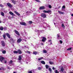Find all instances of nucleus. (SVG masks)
<instances>
[{
    "mask_svg": "<svg viewBox=\"0 0 73 73\" xmlns=\"http://www.w3.org/2000/svg\"><path fill=\"white\" fill-rule=\"evenodd\" d=\"M5 59V58L4 57L2 56H0V61L1 62H2L3 63H4V60Z\"/></svg>",
    "mask_w": 73,
    "mask_h": 73,
    "instance_id": "obj_1",
    "label": "nucleus"
},
{
    "mask_svg": "<svg viewBox=\"0 0 73 73\" xmlns=\"http://www.w3.org/2000/svg\"><path fill=\"white\" fill-rule=\"evenodd\" d=\"M44 13H52V11L50 10H48V11H46V10H44L43 11Z\"/></svg>",
    "mask_w": 73,
    "mask_h": 73,
    "instance_id": "obj_2",
    "label": "nucleus"
},
{
    "mask_svg": "<svg viewBox=\"0 0 73 73\" xmlns=\"http://www.w3.org/2000/svg\"><path fill=\"white\" fill-rule=\"evenodd\" d=\"M41 16L42 17H43V18H45L46 17V14L45 13H42L41 14Z\"/></svg>",
    "mask_w": 73,
    "mask_h": 73,
    "instance_id": "obj_3",
    "label": "nucleus"
},
{
    "mask_svg": "<svg viewBox=\"0 0 73 73\" xmlns=\"http://www.w3.org/2000/svg\"><path fill=\"white\" fill-rule=\"evenodd\" d=\"M7 4L8 7H9L10 8H12V7H13V6H12V5L9 3H7Z\"/></svg>",
    "mask_w": 73,
    "mask_h": 73,
    "instance_id": "obj_4",
    "label": "nucleus"
},
{
    "mask_svg": "<svg viewBox=\"0 0 73 73\" xmlns=\"http://www.w3.org/2000/svg\"><path fill=\"white\" fill-rule=\"evenodd\" d=\"M20 24L21 25H25L26 26L27 25V23H25V22H20Z\"/></svg>",
    "mask_w": 73,
    "mask_h": 73,
    "instance_id": "obj_5",
    "label": "nucleus"
},
{
    "mask_svg": "<svg viewBox=\"0 0 73 73\" xmlns=\"http://www.w3.org/2000/svg\"><path fill=\"white\" fill-rule=\"evenodd\" d=\"M46 40V38L45 37H43L42 40V42H45V41Z\"/></svg>",
    "mask_w": 73,
    "mask_h": 73,
    "instance_id": "obj_6",
    "label": "nucleus"
},
{
    "mask_svg": "<svg viewBox=\"0 0 73 73\" xmlns=\"http://www.w3.org/2000/svg\"><path fill=\"white\" fill-rule=\"evenodd\" d=\"M64 68L63 67H62L60 68V72H62V73H63L64 72Z\"/></svg>",
    "mask_w": 73,
    "mask_h": 73,
    "instance_id": "obj_7",
    "label": "nucleus"
},
{
    "mask_svg": "<svg viewBox=\"0 0 73 73\" xmlns=\"http://www.w3.org/2000/svg\"><path fill=\"white\" fill-rule=\"evenodd\" d=\"M22 40V39H21V38H20L18 39H17V42L18 43H20V42Z\"/></svg>",
    "mask_w": 73,
    "mask_h": 73,
    "instance_id": "obj_8",
    "label": "nucleus"
},
{
    "mask_svg": "<svg viewBox=\"0 0 73 73\" xmlns=\"http://www.w3.org/2000/svg\"><path fill=\"white\" fill-rule=\"evenodd\" d=\"M1 43L2 44V46H5V42H4V41H1Z\"/></svg>",
    "mask_w": 73,
    "mask_h": 73,
    "instance_id": "obj_9",
    "label": "nucleus"
},
{
    "mask_svg": "<svg viewBox=\"0 0 73 73\" xmlns=\"http://www.w3.org/2000/svg\"><path fill=\"white\" fill-rule=\"evenodd\" d=\"M6 35L7 36L8 38H11V36H10V35L9 34V33H6Z\"/></svg>",
    "mask_w": 73,
    "mask_h": 73,
    "instance_id": "obj_10",
    "label": "nucleus"
},
{
    "mask_svg": "<svg viewBox=\"0 0 73 73\" xmlns=\"http://www.w3.org/2000/svg\"><path fill=\"white\" fill-rule=\"evenodd\" d=\"M18 51V53L19 54H22V52L21 50L19 49L17 50Z\"/></svg>",
    "mask_w": 73,
    "mask_h": 73,
    "instance_id": "obj_11",
    "label": "nucleus"
},
{
    "mask_svg": "<svg viewBox=\"0 0 73 73\" xmlns=\"http://www.w3.org/2000/svg\"><path fill=\"white\" fill-rule=\"evenodd\" d=\"M45 8V7L44 6H41L40 7H39L40 9H41V10L44 9Z\"/></svg>",
    "mask_w": 73,
    "mask_h": 73,
    "instance_id": "obj_12",
    "label": "nucleus"
},
{
    "mask_svg": "<svg viewBox=\"0 0 73 73\" xmlns=\"http://www.w3.org/2000/svg\"><path fill=\"white\" fill-rule=\"evenodd\" d=\"M18 59L19 61H21V59H22V58H21V56L19 55Z\"/></svg>",
    "mask_w": 73,
    "mask_h": 73,
    "instance_id": "obj_13",
    "label": "nucleus"
},
{
    "mask_svg": "<svg viewBox=\"0 0 73 73\" xmlns=\"http://www.w3.org/2000/svg\"><path fill=\"white\" fill-rule=\"evenodd\" d=\"M15 32L16 34H17L18 36H20V34L16 30H15Z\"/></svg>",
    "mask_w": 73,
    "mask_h": 73,
    "instance_id": "obj_14",
    "label": "nucleus"
},
{
    "mask_svg": "<svg viewBox=\"0 0 73 73\" xmlns=\"http://www.w3.org/2000/svg\"><path fill=\"white\" fill-rule=\"evenodd\" d=\"M12 3H13L14 4H16V1H15V0H11Z\"/></svg>",
    "mask_w": 73,
    "mask_h": 73,
    "instance_id": "obj_15",
    "label": "nucleus"
},
{
    "mask_svg": "<svg viewBox=\"0 0 73 73\" xmlns=\"http://www.w3.org/2000/svg\"><path fill=\"white\" fill-rule=\"evenodd\" d=\"M57 36L58 39H60L61 37H60V34H57Z\"/></svg>",
    "mask_w": 73,
    "mask_h": 73,
    "instance_id": "obj_16",
    "label": "nucleus"
},
{
    "mask_svg": "<svg viewBox=\"0 0 73 73\" xmlns=\"http://www.w3.org/2000/svg\"><path fill=\"white\" fill-rule=\"evenodd\" d=\"M14 12H15V13H16V14L17 15H18V16H20V14L18 12H17V11H15Z\"/></svg>",
    "mask_w": 73,
    "mask_h": 73,
    "instance_id": "obj_17",
    "label": "nucleus"
},
{
    "mask_svg": "<svg viewBox=\"0 0 73 73\" xmlns=\"http://www.w3.org/2000/svg\"><path fill=\"white\" fill-rule=\"evenodd\" d=\"M40 62L41 64H43L44 65L45 64V62L43 60L41 61Z\"/></svg>",
    "mask_w": 73,
    "mask_h": 73,
    "instance_id": "obj_18",
    "label": "nucleus"
},
{
    "mask_svg": "<svg viewBox=\"0 0 73 73\" xmlns=\"http://www.w3.org/2000/svg\"><path fill=\"white\" fill-rule=\"evenodd\" d=\"M9 14H10V15H12V16H14V14H13V13H12V12L11 11L9 12Z\"/></svg>",
    "mask_w": 73,
    "mask_h": 73,
    "instance_id": "obj_19",
    "label": "nucleus"
},
{
    "mask_svg": "<svg viewBox=\"0 0 73 73\" xmlns=\"http://www.w3.org/2000/svg\"><path fill=\"white\" fill-rule=\"evenodd\" d=\"M58 12L59 13H60V14H64V12H62L60 11H58Z\"/></svg>",
    "mask_w": 73,
    "mask_h": 73,
    "instance_id": "obj_20",
    "label": "nucleus"
},
{
    "mask_svg": "<svg viewBox=\"0 0 73 73\" xmlns=\"http://www.w3.org/2000/svg\"><path fill=\"white\" fill-rule=\"evenodd\" d=\"M13 53L15 54H17V53H18V51H17L15 50L13 51Z\"/></svg>",
    "mask_w": 73,
    "mask_h": 73,
    "instance_id": "obj_21",
    "label": "nucleus"
},
{
    "mask_svg": "<svg viewBox=\"0 0 73 73\" xmlns=\"http://www.w3.org/2000/svg\"><path fill=\"white\" fill-rule=\"evenodd\" d=\"M33 53L34 54H35V55H36V54H37V52L36 51H34L33 52Z\"/></svg>",
    "mask_w": 73,
    "mask_h": 73,
    "instance_id": "obj_22",
    "label": "nucleus"
},
{
    "mask_svg": "<svg viewBox=\"0 0 73 73\" xmlns=\"http://www.w3.org/2000/svg\"><path fill=\"white\" fill-rule=\"evenodd\" d=\"M42 59H43V57H42L40 58H38V60H39L40 61V60H42Z\"/></svg>",
    "mask_w": 73,
    "mask_h": 73,
    "instance_id": "obj_23",
    "label": "nucleus"
},
{
    "mask_svg": "<svg viewBox=\"0 0 73 73\" xmlns=\"http://www.w3.org/2000/svg\"><path fill=\"white\" fill-rule=\"evenodd\" d=\"M5 37H6V36L4 34L3 35V37L4 40L6 39L5 38Z\"/></svg>",
    "mask_w": 73,
    "mask_h": 73,
    "instance_id": "obj_24",
    "label": "nucleus"
},
{
    "mask_svg": "<svg viewBox=\"0 0 73 73\" xmlns=\"http://www.w3.org/2000/svg\"><path fill=\"white\" fill-rule=\"evenodd\" d=\"M43 53H47V51L45 50H43Z\"/></svg>",
    "mask_w": 73,
    "mask_h": 73,
    "instance_id": "obj_25",
    "label": "nucleus"
},
{
    "mask_svg": "<svg viewBox=\"0 0 73 73\" xmlns=\"http://www.w3.org/2000/svg\"><path fill=\"white\" fill-rule=\"evenodd\" d=\"M72 49V47L68 48V49H67V50H70L71 49Z\"/></svg>",
    "mask_w": 73,
    "mask_h": 73,
    "instance_id": "obj_26",
    "label": "nucleus"
},
{
    "mask_svg": "<svg viewBox=\"0 0 73 73\" xmlns=\"http://www.w3.org/2000/svg\"><path fill=\"white\" fill-rule=\"evenodd\" d=\"M46 68V69H48V68H49V66H48V65H46L45 66Z\"/></svg>",
    "mask_w": 73,
    "mask_h": 73,
    "instance_id": "obj_27",
    "label": "nucleus"
},
{
    "mask_svg": "<svg viewBox=\"0 0 73 73\" xmlns=\"http://www.w3.org/2000/svg\"><path fill=\"white\" fill-rule=\"evenodd\" d=\"M11 41H13V39L12 38H11L10 40V42H11Z\"/></svg>",
    "mask_w": 73,
    "mask_h": 73,
    "instance_id": "obj_28",
    "label": "nucleus"
},
{
    "mask_svg": "<svg viewBox=\"0 0 73 73\" xmlns=\"http://www.w3.org/2000/svg\"><path fill=\"white\" fill-rule=\"evenodd\" d=\"M49 64H50L51 65H53L54 64V63H53V62H50Z\"/></svg>",
    "mask_w": 73,
    "mask_h": 73,
    "instance_id": "obj_29",
    "label": "nucleus"
},
{
    "mask_svg": "<svg viewBox=\"0 0 73 73\" xmlns=\"http://www.w3.org/2000/svg\"><path fill=\"white\" fill-rule=\"evenodd\" d=\"M0 29L1 31H3V27H0Z\"/></svg>",
    "mask_w": 73,
    "mask_h": 73,
    "instance_id": "obj_30",
    "label": "nucleus"
},
{
    "mask_svg": "<svg viewBox=\"0 0 73 73\" xmlns=\"http://www.w3.org/2000/svg\"><path fill=\"white\" fill-rule=\"evenodd\" d=\"M55 73H59V71L57 70H56L55 71Z\"/></svg>",
    "mask_w": 73,
    "mask_h": 73,
    "instance_id": "obj_31",
    "label": "nucleus"
},
{
    "mask_svg": "<svg viewBox=\"0 0 73 73\" xmlns=\"http://www.w3.org/2000/svg\"><path fill=\"white\" fill-rule=\"evenodd\" d=\"M1 15H2V16H4V13L3 12H1Z\"/></svg>",
    "mask_w": 73,
    "mask_h": 73,
    "instance_id": "obj_32",
    "label": "nucleus"
},
{
    "mask_svg": "<svg viewBox=\"0 0 73 73\" xmlns=\"http://www.w3.org/2000/svg\"><path fill=\"white\" fill-rule=\"evenodd\" d=\"M25 53H28L29 54H31V52L29 51H27L25 52Z\"/></svg>",
    "mask_w": 73,
    "mask_h": 73,
    "instance_id": "obj_33",
    "label": "nucleus"
},
{
    "mask_svg": "<svg viewBox=\"0 0 73 73\" xmlns=\"http://www.w3.org/2000/svg\"><path fill=\"white\" fill-rule=\"evenodd\" d=\"M4 70V68L3 67H1L0 68V70Z\"/></svg>",
    "mask_w": 73,
    "mask_h": 73,
    "instance_id": "obj_34",
    "label": "nucleus"
},
{
    "mask_svg": "<svg viewBox=\"0 0 73 73\" xmlns=\"http://www.w3.org/2000/svg\"><path fill=\"white\" fill-rule=\"evenodd\" d=\"M2 53H3V54H5V53H6V51L5 50H3L2 52Z\"/></svg>",
    "mask_w": 73,
    "mask_h": 73,
    "instance_id": "obj_35",
    "label": "nucleus"
},
{
    "mask_svg": "<svg viewBox=\"0 0 73 73\" xmlns=\"http://www.w3.org/2000/svg\"><path fill=\"white\" fill-rule=\"evenodd\" d=\"M49 70L50 72V73L52 72V69H51V68H49L48 69Z\"/></svg>",
    "mask_w": 73,
    "mask_h": 73,
    "instance_id": "obj_36",
    "label": "nucleus"
},
{
    "mask_svg": "<svg viewBox=\"0 0 73 73\" xmlns=\"http://www.w3.org/2000/svg\"><path fill=\"white\" fill-rule=\"evenodd\" d=\"M62 27H63V28H65V26H64V24H62Z\"/></svg>",
    "mask_w": 73,
    "mask_h": 73,
    "instance_id": "obj_37",
    "label": "nucleus"
},
{
    "mask_svg": "<svg viewBox=\"0 0 73 73\" xmlns=\"http://www.w3.org/2000/svg\"><path fill=\"white\" fill-rule=\"evenodd\" d=\"M62 8H63L64 9H65V6L63 5L62 6Z\"/></svg>",
    "mask_w": 73,
    "mask_h": 73,
    "instance_id": "obj_38",
    "label": "nucleus"
},
{
    "mask_svg": "<svg viewBox=\"0 0 73 73\" xmlns=\"http://www.w3.org/2000/svg\"><path fill=\"white\" fill-rule=\"evenodd\" d=\"M0 6L1 7H2V8H3V7H4V6H3V5L1 4H0Z\"/></svg>",
    "mask_w": 73,
    "mask_h": 73,
    "instance_id": "obj_39",
    "label": "nucleus"
},
{
    "mask_svg": "<svg viewBox=\"0 0 73 73\" xmlns=\"http://www.w3.org/2000/svg\"><path fill=\"white\" fill-rule=\"evenodd\" d=\"M38 70H41V67H38Z\"/></svg>",
    "mask_w": 73,
    "mask_h": 73,
    "instance_id": "obj_40",
    "label": "nucleus"
},
{
    "mask_svg": "<svg viewBox=\"0 0 73 73\" xmlns=\"http://www.w3.org/2000/svg\"><path fill=\"white\" fill-rule=\"evenodd\" d=\"M13 62L12 60H11L10 62H9V64H12Z\"/></svg>",
    "mask_w": 73,
    "mask_h": 73,
    "instance_id": "obj_41",
    "label": "nucleus"
},
{
    "mask_svg": "<svg viewBox=\"0 0 73 73\" xmlns=\"http://www.w3.org/2000/svg\"><path fill=\"white\" fill-rule=\"evenodd\" d=\"M29 24H32V21H29Z\"/></svg>",
    "mask_w": 73,
    "mask_h": 73,
    "instance_id": "obj_42",
    "label": "nucleus"
},
{
    "mask_svg": "<svg viewBox=\"0 0 73 73\" xmlns=\"http://www.w3.org/2000/svg\"><path fill=\"white\" fill-rule=\"evenodd\" d=\"M4 62L5 64H7V60H5Z\"/></svg>",
    "mask_w": 73,
    "mask_h": 73,
    "instance_id": "obj_43",
    "label": "nucleus"
},
{
    "mask_svg": "<svg viewBox=\"0 0 73 73\" xmlns=\"http://www.w3.org/2000/svg\"><path fill=\"white\" fill-rule=\"evenodd\" d=\"M60 44H62V40H60Z\"/></svg>",
    "mask_w": 73,
    "mask_h": 73,
    "instance_id": "obj_44",
    "label": "nucleus"
},
{
    "mask_svg": "<svg viewBox=\"0 0 73 73\" xmlns=\"http://www.w3.org/2000/svg\"><path fill=\"white\" fill-rule=\"evenodd\" d=\"M29 73H32V72L31 71H29L28 72Z\"/></svg>",
    "mask_w": 73,
    "mask_h": 73,
    "instance_id": "obj_45",
    "label": "nucleus"
},
{
    "mask_svg": "<svg viewBox=\"0 0 73 73\" xmlns=\"http://www.w3.org/2000/svg\"><path fill=\"white\" fill-rule=\"evenodd\" d=\"M49 8H52V6H51V5H49Z\"/></svg>",
    "mask_w": 73,
    "mask_h": 73,
    "instance_id": "obj_46",
    "label": "nucleus"
},
{
    "mask_svg": "<svg viewBox=\"0 0 73 73\" xmlns=\"http://www.w3.org/2000/svg\"><path fill=\"white\" fill-rule=\"evenodd\" d=\"M36 1H37V2H40V1L38 0H35Z\"/></svg>",
    "mask_w": 73,
    "mask_h": 73,
    "instance_id": "obj_47",
    "label": "nucleus"
},
{
    "mask_svg": "<svg viewBox=\"0 0 73 73\" xmlns=\"http://www.w3.org/2000/svg\"><path fill=\"white\" fill-rule=\"evenodd\" d=\"M52 41V40H48V42H51Z\"/></svg>",
    "mask_w": 73,
    "mask_h": 73,
    "instance_id": "obj_48",
    "label": "nucleus"
},
{
    "mask_svg": "<svg viewBox=\"0 0 73 73\" xmlns=\"http://www.w3.org/2000/svg\"><path fill=\"white\" fill-rule=\"evenodd\" d=\"M41 44L42 45H44V43L43 42H41Z\"/></svg>",
    "mask_w": 73,
    "mask_h": 73,
    "instance_id": "obj_49",
    "label": "nucleus"
},
{
    "mask_svg": "<svg viewBox=\"0 0 73 73\" xmlns=\"http://www.w3.org/2000/svg\"><path fill=\"white\" fill-rule=\"evenodd\" d=\"M61 8V6H59V7H58V9H60Z\"/></svg>",
    "mask_w": 73,
    "mask_h": 73,
    "instance_id": "obj_50",
    "label": "nucleus"
},
{
    "mask_svg": "<svg viewBox=\"0 0 73 73\" xmlns=\"http://www.w3.org/2000/svg\"><path fill=\"white\" fill-rule=\"evenodd\" d=\"M52 69H53V70H54L55 69V68H54V67H52Z\"/></svg>",
    "mask_w": 73,
    "mask_h": 73,
    "instance_id": "obj_51",
    "label": "nucleus"
},
{
    "mask_svg": "<svg viewBox=\"0 0 73 73\" xmlns=\"http://www.w3.org/2000/svg\"><path fill=\"white\" fill-rule=\"evenodd\" d=\"M71 16H73V14H72L71 15Z\"/></svg>",
    "mask_w": 73,
    "mask_h": 73,
    "instance_id": "obj_52",
    "label": "nucleus"
},
{
    "mask_svg": "<svg viewBox=\"0 0 73 73\" xmlns=\"http://www.w3.org/2000/svg\"><path fill=\"white\" fill-rule=\"evenodd\" d=\"M52 44V42H51L50 43V44Z\"/></svg>",
    "mask_w": 73,
    "mask_h": 73,
    "instance_id": "obj_53",
    "label": "nucleus"
},
{
    "mask_svg": "<svg viewBox=\"0 0 73 73\" xmlns=\"http://www.w3.org/2000/svg\"><path fill=\"white\" fill-rule=\"evenodd\" d=\"M13 73H16V72H13Z\"/></svg>",
    "mask_w": 73,
    "mask_h": 73,
    "instance_id": "obj_54",
    "label": "nucleus"
},
{
    "mask_svg": "<svg viewBox=\"0 0 73 73\" xmlns=\"http://www.w3.org/2000/svg\"><path fill=\"white\" fill-rule=\"evenodd\" d=\"M1 23V21L0 20V23Z\"/></svg>",
    "mask_w": 73,
    "mask_h": 73,
    "instance_id": "obj_55",
    "label": "nucleus"
},
{
    "mask_svg": "<svg viewBox=\"0 0 73 73\" xmlns=\"http://www.w3.org/2000/svg\"><path fill=\"white\" fill-rule=\"evenodd\" d=\"M70 73H73L72 72H71Z\"/></svg>",
    "mask_w": 73,
    "mask_h": 73,
    "instance_id": "obj_56",
    "label": "nucleus"
},
{
    "mask_svg": "<svg viewBox=\"0 0 73 73\" xmlns=\"http://www.w3.org/2000/svg\"><path fill=\"white\" fill-rule=\"evenodd\" d=\"M22 0V1H24V0Z\"/></svg>",
    "mask_w": 73,
    "mask_h": 73,
    "instance_id": "obj_57",
    "label": "nucleus"
},
{
    "mask_svg": "<svg viewBox=\"0 0 73 73\" xmlns=\"http://www.w3.org/2000/svg\"><path fill=\"white\" fill-rule=\"evenodd\" d=\"M1 33V31H0V34Z\"/></svg>",
    "mask_w": 73,
    "mask_h": 73,
    "instance_id": "obj_58",
    "label": "nucleus"
},
{
    "mask_svg": "<svg viewBox=\"0 0 73 73\" xmlns=\"http://www.w3.org/2000/svg\"><path fill=\"white\" fill-rule=\"evenodd\" d=\"M25 47H26V46H25Z\"/></svg>",
    "mask_w": 73,
    "mask_h": 73,
    "instance_id": "obj_59",
    "label": "nucleus"
}]
</instances>
